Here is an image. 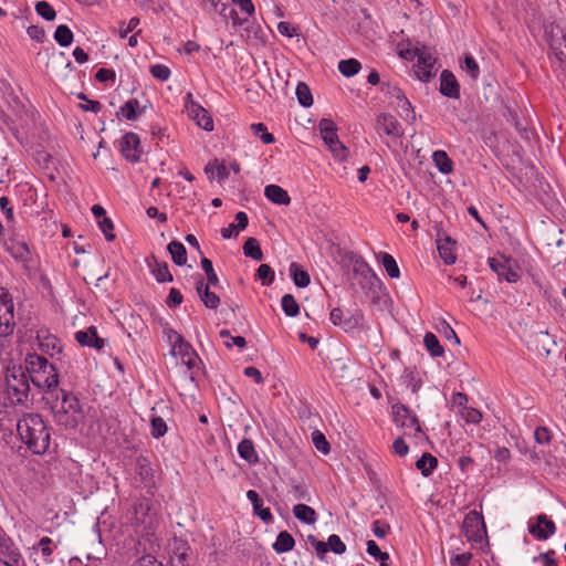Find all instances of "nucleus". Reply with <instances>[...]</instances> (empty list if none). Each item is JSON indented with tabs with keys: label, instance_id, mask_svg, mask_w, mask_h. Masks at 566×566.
I'll return each mask as SVG.
<instances>
[{
	"label": "nucleus",
	"instance_id": "64",
	"mask_svg": "<svg viewBox=\"0 0 566 566\" xmlns=\"http://www.w3.org/2000/svg\"><path fill=\"white\" fill-rule=\"evenodd\" d=\"M133 566H163L161 563L153 555H143Z\"/></svg>",
	"mask_w": 566,
	"mask_h": 566
},
{
	"label": "nucleus",
	"instance_id": "13",
	"mask_svg": "<svg viewBox=\"0 0 566 566\" xmlns=\"http://www.w3.org/2000/svg\"><path fill=\"white\" fill-rule=\"evenodd\" d=\"M329 319L335 326H340L345 332H352L361 326L363 314L356 312L355 314L345 315L340 307H335L331 311Z\"/></svg>",
	"mask_w": 566,
	"mask_h": 566
},
{
	"label": "nucleus",
	"instance_id": "20",
	"mask_svg": "<svg viewBox=\"0 0 566 566\" xmlns=\"http://www.w3.org/2000/svg\"><path fill=\"white\" fill-rule=\"evenodd\" d=\"M440 93L449 98L460 97V85L454 74L449 70H443L441 73Z\"/></svg>",
	"mask_w": 566,
	"mask_h": 566
},
{
	"label": "nucleus",
	"instance_id": "45",
	"mask_svg": "<svg viewBox=\"0 0 566 566\" xmlns=\"http://www.w3.org/2000/svg\"><path fill=\"white\" fill-rule=\"evenodd\" d=\"M36 13L46 21H53L56 17L54 8L46 1H39L35 4Z\"/></svg>",
	"mask_w": 566,
	"mask_h": 566
},
{
	"label": "nucleus",
	"instance_id": "17",
	"mask_svg": "<svg viewBox=\"0 0 566 566\" xmlns=\"http://www.w3.org/2000/svg\"><path fill=\"white\" fill-rule=\"evenodd\" d=\"M465 536L469 541L480 542L485 530L483 517L475 511L467 514L463 522Z\"/></svg>",
	"mask_w": 566,
	"mask_h": 566
},
{
	"label": "nucleus",
	"instance_id": "9",
	"mask_svg": "<svg viewBox=\"0 0 566 566\" xmlns=\"http://www.w3.org/2000/svg\"><path fill=\"white\" fill-rule=\"evenodd\" d=\"M185 107L189 117L206 132L213 130V119L209 112L205 109L199 103L192 99V94L188 93L186 96Z\"/></svg>",
	"mask_w": 566,
	"mask_h": 566
},
{
	"label": "nucleus",
	"instance_id": "19",
	"mask_svg": "<svg viewBox=\"0 0 566 566\" xmlns=\"http://www.w3.org/2000/svg\"><path fill=\"white\" fill-rule=\"evenodd\" d=\"M29 382H32L35 387L40 389H46L48 391H52L59 385V374L56 368L53 366V371L49 373V369H45V373L38 371L29 378Z\"/></svg>",
	"mask_w": 566,
	"mask_h": 566
},
{
	"label": "nucleus",
	"instance_id": "53",
	"mask_svg": "<svg viewBox=\"0 0 566 566\" xmlns=\"http://www.w3.org/2000/svg\"><path fill=\"white\" fill-rule=\"evenodd\" d=\"M98 227L99 229L102 230V232L104 233L105 235V239L111 242L113 240H115V233L113 232L114 230V224H113V221L107 218V217H104L102 220H99L98 222Z\"/></svg>",
	"mask_w": 566,
	"mask_h": 566
},
{
	"label": "nucleus",
	"instance_id": "28",
	"mask_svg": "<svg viewBox=\"0 0 566 566\" xmlns=\"http://www.w3.org/2000/svg\"><path fill=\"white\" fill-rule=\"evenodd\" d=\"M293 514L294 516L300 520L301 522L312 525L317 520V514L315 510L306 504H296L293 507Z\"/></svg>",
	"mask_w": 566,
	"mask_h": 566
},
{
	"label": "nucleus",
	"instance_id": "24",
	"mask_svg": "<svg viewBox=\"0 0 566 566\" xmlns=\"http://www.w3.org/2000/svg\"><path fill=\"white\" fill-rule=\"evenodd\" d=\"M264 196L275 205L286 206L291 202L287 191L277 185L265 186Z\"/></svg>",
	"mask_w": 566,
	"mask_h": 566
},
{
	"label": "nucleus",
	"instance_id": "10",
	"mask_svg": "<svg viewBox=\"0 0 566 566\" xmlns=\"http://www.w3.org/2000/svg\"><path fill=\"white\" fill-rule=\"evenodd\" d=\"M394 422L406 429H413L416 433L421 432V426L418 417L403 403L392 405Z\"/></svg>",
	"mask_w": 566,
	"mask_h": 566
},
{
	"label": "nucleus",
	"instance_id": "57",
	"mask_svg": "<svg viewBox=\"0 0 566 566\" xmlns=\"http://www.w3.org/2000/svg\"><path fill=\"white\" fill-rule=\"evenodd\" d=\"M534 439L538 444H549L552 440L551 431L546 427H537L534 431Z\"/></svg>",
	"mask_w": 566,
	"mask_h": 566
},
{
	"label": "nucleus",
	"instance_id": "42",
	"mask_svg": "<svg viewBox=\"0 0 566 566\" xmlns=\"http://www.w3.org/2000/svg\"><path fill=\"white\" fill-rule=\"evenodd\" d=\"M281 305L283 312L290 317H295L300 314V305L292 294L283 295Z\"/></svg>",
	"mask_w": 566,
	"mask_h": 566
},
{
	"label": "nucleus",
	"instance_id": "32",
	"mask_svg": "<svg viewBox=\"0 0 566 566\" xmlns=\"http://www.w3.org/2000/svg\"><path fill=\"white\" fill-rule=\"evenodd\" d=\"M438 465V459L431 453H423L420 459L417 460L416 467L420 470L423 476H429Z\"/></svg>",
	"mask_w": 566,
	"mask_h": 566
},
{
	"label": "nucleus",
	"instance_id": "21",
	"mask_svg": "<svg viewBox=\"0 0 566 566\" xmlns=\"http://www.w3.org/2000/svg\"><path fill=\"white\" fill-rule=\"evenodd\" d=\"M75 339L81 346H88L98 350L105 346V340L98 336L95 326H90L85 331L76 332Z\"/></svg>",
	"mask_w": 566,
	"mask_h": 566
},
{
	"label": "nucleus",
	"instance_id": "16",
	"mask_svg": "<svg viewBox=\"0 0 566 566\" xmlns=\"http://www.w3.org/2000/svg\"><path fill=\"white\" fill-rule=\"evenodd\" d=\"M376 130L379 135L385 134L395 139L403 136V129L397 118L390 114L382 113L376 118Z\"/></svg>",
	"mask_w": 566,
	"mask_h": 566
},
{
	"label": "nucleus",
	"instance_id": "33",
	"mask_svg": "<svg viewBox=\"0 0 566 566\" xmlns=\"http://www.w3.org/2000/svg\"><path fill=\"white\" fill-rule=\"evenodd\" d=\"M377 258L381 262L388 276H390L391 279H398L400 276L399 266L391 254L387 252H379Z\"/></svg>",
	"mask_w": 566,
	"mask_h": 566
},
{
	"label": "nucleus",
	"instance_id": "60",
	"mask_svg": "<svg viewBox=\"0 0 566 566\" xmlns=\"http://www.w3.org/2000/svg\"><path fill=\"white\" fill-rule=\"evenodd\" d=\"M95 78H96V81H98L101 83H106L108 81L115 82L116 73L112 69L102 67L96 72Z\"/></svg>",
	"mask_w": 566,
	"mask_h": 566
},
{
	"label": "nucleus",
	"instance_id": "38",
	"mask_svg": "<svg viewBox=\"0 0 566 566\" xmlns=\"http://www.w3.org/2000/svg\"><path fill=\"white\" fill-rule=\"evenodd\" d=\"M243 253L245 256H249L255 261H261L263 259V252L259 241L255 238L247 239L243 244Z\"/></svg>",
	"mask_w": 566,
	"mask_h": 566
},
{
	"label": "nucleus",
	"instance_id": "61",
	"mask_svg": "<svg viewBox=\"0 0 566 566\" xmlns=\"http://www.w3.org/2000/svg\"><path fill=\"white\" fill-rule=\"evenodd\" d=\"M168 307L174 308L179 306L182 303V294L178 289H170L167 301Z\"/></svg>",
	"mask_w": 566,
	"mask_h": 566
},
{
	"label": "nucleus",
	"instance_id": "27",
	"mask_svg": "<svg viewBox=\"0 0 566 566\" xmlns=\"http://www.w3.org/2000/svg\"><path fill=\"white\" fill-rule=\"evenodd\" d=\"M238 453L249 464H255L259 462V455L254 449V444L250 439H243L238 444Z\"/></svg>",
	"mask_w": 566,
	"mask_h": 566
},
{
	"label": "nucleus",
	"instance_id": "3",
	"mask_svg": "<svg viewBox=\"0 0 566 566\" xmlns=\"http://www.w3.org/2000/svg\"><path fill=\"white\" fill-rule=\"evenodd\" d=\"M61 402L52 407L53 417L59 426L75 429L84 418V411L78 398L64 389L60 390Z\"/></svg>",
	"mask_w": 566,
	"mask_h": 566
},
{
	"label": "nucleus",
	"instance_id": "43",
	"mask_svg": "<svg viewBox=\"0 0 566 566\" xmlns=\"http://www.w3.org/2000/svg\"><path fill=\"white\" fill-rule=\"evenodd\" d=\"M296 97L298 103L303 107H310L313 105V96L307 84L300 82L296 86Z\"/></svg>",
	"mask_w": 566,
	"mask_h": 566
},
{
	"label": "nucleus",
	"instance_id": "30",
	"mask_svg": "<svg viewBox=\"0 0 566 566\" xmlns=\"http://www.w3.org/2000/svg\"><path fill=\"white\" fill-rule=\"evenodd\" d=\"M432 160L440 172L448 175L453 171V163L444 150L433 151Z\"/></svg>",
	"mask_w": 566,
	"mask_h": 566
},
{
	"label": "nucleus",
	"instance_id": "14",
	"mask_svg": "<svg viewBox=\"0 0 566 566\" xmlns=\"http://www.w3.org/2000/svg\"><path fill=\"white\" fill-rule=\"evenodd\" d=\"M170 563L171 566H190L191 547L186 539L174 537L170 542Z\"/></svg>",
	"mask_w": 566,
	"mask_h": 566
},
{
	"label": "nucleus",
	"instance_id": "47",
	"mask_svg": "<svg viewBox=\"0 0 566 566\" xmlns=\"http://www.w3.org/2000/svg\"><path fill=\"white\" fill-rule=\"evenodd\" d=\"M312 442L314 447L321 451L323 454H328L331 451V446L328 441L326 440L325 436L318 431L315 430L312 432Z\"/></svg>",
	"mask_w": 566,
	"mask_h": 566
},
{
	"label": "nucleus",
	"instance_id": "26",
	"mask_svg": "<svg viewBox=\"0 0 566 566\" xmlns=\"http://www.w3.org/2000/svg\"><path fill=\"white\" fill-rule=\"evenodd\" d=\"M294 545V537L287 531H282L277 534L276 541L273 543L272 548L275 551V553L283 554L292 551Z\"/></svg>",
	"mask_w": 566,
	"mask_h": 566
},
{
	"label": "nucleus",
	"instance_id": "18",
	"mask_svg": "<svg viewBox=\"0 0 566 566\" xmlns=\"http://www.w3.org/2000/svg\"><path fill=\"white\" fill-rule=\"evenodd\" d=\"M23 369L27 371L29 379L38 371L45 373V369H49V373L53 371V365L44 356L33 353L27 355Z\"/></svg>",
	"mask_w": 566,
	"mask_h": 566
},
{
	"label": "nucleus",
	"instance_id": "5",
	"mask_svg": "<svg viewBox=\"0 0 566 566\" xmlns=\"http://www.w3.org/2000/svg\"><path fill=\"white\" fill-rule=\"evenodd\" d=\"M413 57H417V63L413 66L416 76L422 82H429L437 72L436 59L426 48L416 49L411 59Z\"/></svg>",
	"mask_w": 566,
	"mask_h": 566
},
{
	"label": "nucleus",
	"instance_id": "1",
	"mask_svg": "<svg viewBox=\"0 0 566 566\" xmlns=\"http://www.w3.org/2000/svg\"><path fill=\"white\" fill-rule=\"evenodd\" d=\"M22 365H13L7 368L4 386L0 387V423L13 421L17 417V408H29L33 396L31 387Z\"/></svg>",
	"mask_w": 566,
	"mask_h": 566
},
{
	"label": "nucleus",
	"instance_id": "41",
	"mask_svg": "<svg viewBox=\"0 0 566 566\" xmlns=\"http://www.w3.org/2000/svg\"><path fill=\"white\" fill-rule=\"evenodd\" d=\"M367 553L378 560L380 566H388V560L390 559L389 554L381 552L375 541H367Z\"/></svg>",
	"mask_w": 566,
	"mask_h": 566
},
{
	"label": "nucleus",
	"instance_id": "59",
	"mask_svg": "<svg viewBox=\"0 0 566 566\" xmlns=\"http://www.w3.org/2000/svg\"><path fill=\"white\" fill-rule=\"evenodd\" d=\"M117 117L126 118L127 120H135L138 118L137 114H135L133 106L129 102H125L116 113Z\"/></svg>",
	"mask_w": 566,
	"mask_h": 566
},
{
	"label": "nucleus",
	"instance_id": "56",
	"mask_svg": "<svg viewBox=\"0 0 566 566\" xmlns=\"http://www.w3.org/2000/svg\"><path fill=\"white\" fill-rule=\"evenodd\" d=\"M463 419L469 423H479L482 420V413L478 409L465 407L462 410Z\"/></svg>",
	"mask_w": 566,
	"mask_h": 566
},
{
	"label": "nucleus",
	"instance_id": "8",
	"mask_svg": "<svg viewBox=\"0 0 566 566\" xmlns=\"http://www.w3.org/2000/svg\"><path fill=\"white\" fill-rule=\"evenodd\" d=\"M13 302L11 295L3 291L0 294V337H7L14 329Z\"/></svg>",
	"mask_w": 566,
	"mask_h": 566
},
{
	"label": "nucleus",
	"instance_id": "11",
	"mask_svg": "<svg viewBox=\"0 0 566 566\" xmlns=\"http://www.w3.org/2000/svg\"><path fill=\"white\" fill-rule=\"evenodd\" d=\"M170 337L172 342L171 354L180 358L181 363L185 364L189 369L196 365L197 354L191 345L184 339V337L177 333Z\"/></svg>",
	"mask_w": 566,
	"mask_h": 566
},
{
	"label": "nucleus",
	"instance_id": "34",
	"mask_svg": "<svg viewBox=\"0 0 566 566\" xmlns=\"http://www.w3.org/2000/svg\"><path fill=\"white\" fill-rule=\"evenodd\" d=\"M454 243L455 242L452 241L450 238H447L444 241L438 240L439 254L441 259L444 261V263L448 265L453 264L457 260V256L452 249Z\"/></svg>",
	"mask_w": 566,
	"mask_h": 566
},
{
	"label": "nucleus",
	"instance_id": "51",
	"mask_svg": "<svg viewBox=\"0 0 566 566\" xmlns=\"http://www.w3.org/2000/svg\"><path fill=\"white\" fill-rule=\"evenodd\" d=\"M381 91L395 98L397 103L403 102L405 105H409V99L398 86L386 84V88L382 87Z\"/></svg>",
	"mask_w": 566,
	"mask_h": 566
},
{
	"label": "nucleus",
	"instance_id": "15",
	"mask_svg": "<svg viewBox=\"0 0 566 566\" xmlns=\"http://www.w3.org/2000/svg\"><path fill=\"white\" fill-rule=\"evenodd\" d=\"M122 155L130 163H137L142 156L140 139L135 133H126L119 142Z\"/></svg>",
	"mask_w": 566,
	"mask_h": 566
},
{
	"label": "nucleus",
	"instance_id": "29",
	"mask_svg": "<svg viewBox=\"0 0 566 566\" xmlns=\"http://www.w3.org/2000/svg\"><path fill=\"white\" fill-rule=\"evenodd\" d=\"M149 266L157 282L165 283L171 282L174 280L167 262H159L158 260L154 259V264H149Z\"/></svg>",
	"mask_w": 566,
	"mask_h": 566
},
{
	"label": "nucleus",
	"instance_id": "12",
	"mask_svg": "<svg viewBox=\"0 0 566 566\" xmlns=\"http://www.w3.org/2000/svg\"><path fill=\"white\" fill-rule=\"evenodd\" d=\"M489 265L501 281L505 280L509 283H515L520 279V274L512 266L511 259L503 255L489 258Z\"/></svg>",
	"mask_w": 566,
	"mask_h": 566
},
{
	"label": "nucleus",
	"instance_id": "46",
	"mask_svg": "<svg viewBox=\"0 0 566 566\" xmlns=\"http://www.w3.org/2000/svg\"><path fill=\"white\" fill-rule=\"evenodd\" d=\"M255 276L262 282V285H271L274 281V271L269 264H261Z\"/></svg>",
	"mask_w": 566,
	"mask_h": 566
},
{
	"label": "nucleus",
	"instance_id": "49",
	"mask_svg": "<svg viewBox=\"0 0 566 566\" xmlns=\"http://www.w3.org/2000/svg\"><path fill=\"white\" fill-rule=\"evenodd\" d=\"M151 436L156 439L161 438L167 432V424L161 417H153L151 421Z\"/></svg>",
	"mask_w": 566,
	"mask_h": 566
},
{
	"label": "nucleus",
	"instance_id": "44",
	"mask_svg": "<svg viewBox=\"0 0 566 566\" xmlns=\"http://www.w3.org/2000/svg\"><path fill=\"white\" fill-rule=\"evenodd\" d=\"M250 128L264 144L269 145L275 142L273 134L268 132V127L263 123L252 124Z\"/></svg>",
	"mask_w": 566,
	"mask_h": 566
},
{
	"label": "nucleus",
	"instance_id": "35",
	"mask_svg": "<svg viewBox=\"0 0 566 566\" xmlns=\"http://www.w3.org/2000/svg\"><path fill=\"white\" fill-rule=\"evenodd\" d=\"M167 249L171 255L172 261L177 265L181 266V265L186 264L187 251H186L185 245L181 242L174 240L168 244Z\"/></svg>",
	"mask_w": 566,
	"mask_h": 566
},
{
	"label": "nucleus",
	"instance_id": "63",
	"mask_svg": "<svg viewBox=\"0 0 566 566\" xmlns=\"http://www.w3.org/2000/svg\"><path fill=\"white\" fill-rule=\"evenodd\" d=\"M471 559V553L458 554L450 559V566H469Z\"/></svg>",
	"mask_w": 566,
	"mask_h": 566
},
{
	"label": "nucleus",
	"instance_id": "6",
	"mask_svg": "<svg viewBox=\"0 0 566 566\" xmlns=\"http://www.w3.org/2000/svg\"><path fill=\"white\" fill-rule=\"evenodd\" d=\"M545 33L549 48L559 62H566V29L559 24L551 23Z\"/></svg>",
	"mask_w": 566,
	"mask_h": 566
},
{
	"label": "nucleus",
	"instance_id": "31",
	"mask_svg": "<svg viewBox=\"0 0 566 566\" xmlns=\"http://www.w3.org/2000/svg\"><path fill=\"white\" fill-rule=\"evenodd\" d=\"M290 275L297 287H306L311 282L310 274L303 270L300 264L292 262L290 265Z\"/></svg>",
	"mask_w": 566,
	"mask_h": 566
},
{
	"label": "nucleus",
	"instance_id": "62",
	"mask_svg": "<svg viewBox=\"0 0 566 566\" xmlns=\"http://www.w3.org/2000/svg\"><path fill=\"white\" fill-rule=\"evenodd\" d=\"M291 493L295 500H305V501L311 500L308 490L303 484H294L292 486Z\"/></svg>",
	"mask_w": 566,
	"mask_h": 566
},
{
	"label": "nucleus",
	"instance_id": "48",
	"mask_svg": "<svg viewBox=\"0 0 566 566\" xmlns=\"http://www.w3.org/2000/svg\"><path fill=\"white\" fill-rule=\"evenodd\" d=\"M200 263H201L202 270L205 271V273L207 275L208 283L211 284L212 286H218L219 277L213 270V264H212L211 260H209L208 258H202Z\"/></svg>",
	"mask_w": 566,
	"mask_h": 566
},
{
	"label": "nucleus",
	"instance_id": "7",
	"mask_svg": "<svg viewBox=\"0 0 566 566\" xmlns=\"http://www.w3.org/2000/svg\"><path fill=\"white\" fill-rule=\"evenodd\" d=\"M555 522L542 513L532 517L527 523L528 533L538 541H546L556 533Z\"/></svg>",
	"mask_w": 566,
	"mask_h": 566
},
{
	"label": "nucleus",
	"instance_id": "54",
	"mask_svg": "<svg viewBox=\"0 0 566 566\" xmlns=\"http://www.w3.org/2000/svg\"><path fill=\"white\" fill-rule=\"evenodd\" d=\"M149 72L155 78L160 81H167L171 74L169 67L164 64L151 65Z\"/></svg>",
	"mask_w": 566,
	"mask_h": 566
},
{
	"label": "nucleus",
	"instance_id": "40",
	"mask_svg": "<svg viewBox=\"0 0 566 566\" xmlns=\"http://www.w3.org/2000/svg\"><path fill=\"white\" fill-rule=\"evenodd\" d=\"M74 39L72 30L65 25L60 24L54 32V40L59 45L66 48L72 44Z\"/></svg>",
	"mask_w": 566,
	"mask_h": 566
},
{
	"label": "nucleus",
	"instance_id": "22",
	"mask_svg": "<svg viewBox=\"0 0 566 566\" xmlns=\"http://www.w3.org/2000/svg\"><path fill=\"white\" fill-rule=\"evenodd\" d=\"M0 553L8 558L6 562L10 565L20 566L22 555L9 536H0Z\"/></svg>",
	"mask_w": 566,
	"mask_h": 566
},
{
	"label": "nucleus",
	"instance_id": "36",
	"mask_svg": "<svg viewBox=\"0 0 566 566\" xmlns=\"http://www.w3.org/2000/svg\"><path fill=\"white\" fill-rule=\"evenodd\" d=\"M205 171L207 175L211 177H217L219 181L224 180L229 177V170L224 164L219 163L218 159L209 161L205 167Z\"/></svg>",
	"mask_w": 566,
	"mask_h": 566
},
{
	"label": "nucleus",
	"instance_id": "2",
	"mask_svg": "<svg viewBox=\"0 0 566 566\" xmlns=\"http://www.w3.org/2000/svg\"><path fill=\"white\" fill-rule=\"evenodd\" d=\"M18 436L22 443L34 454L48 451L51 441V428L39 413H27L17 422Z\"/></svg>",
	"mask_w": 566,
	"mask_h": 566
},
{
	"label": "nucleus",
	"instance_id": "50",
	"mask_svg": "<svg viewBox=\"0 0 566 566\" xmlns=\"http://www.w3.org/2000/svg\"><path fill=\"white\" fill-rule=\"evenodd\" d=\"M331 548L335 554H344L346 552V545L340 539V537L336 534L329 535L327 539V549Z\"/></svg>",
	"mask_w": 566,
	"mask_h": 566
},
{
	"label": "nucleus",
	"instance_id": "58",
	"mask_svg": "<svg viewBox=\"0 0 566 566\" xmlns=\"http://www.w3.org/2000/svg\"><path fill=\"white\" fill-rule=\"evenodd\" d=\"M555 551L549 549L545 553H541L538 556L533 558L534 562H542V566H556L557 562L555 559Z\"/></svg>",
	"mask_w": 566,
	"mask_h": 566
},
{
	"label": "nucleus",
	"instance_id": "37",
	"mask_svg": "<svg viewBox=\"0 0 566 566\" xmlns=\"http://www.w3.org/2000/svg\"><path fill=\"white\" fill-rule=\"evenodd\" d=\"M423 344L432 357H440L444 353L438 337L431 332L424 335Z\"/></svg>",
	"mask_w": 566,
	"mask_h": 566
},
{
	"label": "nucleus",
	"instance_id": "55",
	"mask_svg": "<svg viewBox=\"0 0 566 566\" xmlns=\"http://www.w3.org/2000/svg\"><path fill=\"white\" fill-rule=\"evenodd\" d=\"M201 301L206 307L217 310L220 305V297L209 290H205V294L201 296Z\"/></svg>",
	"mask_w": 566,
	"mask_h": 566
},
{
	"label": "nucleus",
	"instance_id": "39",
	"mask_svg": "<svg viewBox=\"0 0 566 566\" xmlns=\"http://www.w3.org/2000/svg\"><path fill=\"white\" fill-rule=\"evenodd\" d=\"M361 69V64L356 59H347L338 62V71L346 77L356 75Z\"/></svg>",
	"mask_w": 566,
	"mask_h": 566
},
{
	"label": "nucleus",
	"instance_id": "4",
	"mask_svg": "<svg viewBox=\"0 0 566 566\" xmlns=\"http://www.w3.org/2000/svg\"><path fill=\"white\" fill-rule=\"evenodd\" d=\"M318 129L324 143L328 146L334 157L339 161L347 160L349 149L340 143L336 124L329 118H322L318 123Z\"/></svg>",
	"mask_w": 566,
	"mask_h": 566
},
{
	"label": "nucleus",
	"instance_id": "52",
	"mask_svg": "<svg viewBox=\"0 0 566 566\" xmlns=\"http://www.w3.org/2000/svg\"><path fill=\"white\" fill-rule=\"evenodd\" d=\"M462 69L473 78L476 80L480 74V67L473 56L467 55Z\"/></svg>",
	"mask_w": 566,
	"mask_h": 566
},
{
	"label": "nucleus",
	"instance_id": "25",
	"mask_svg": "<svg viewBox=\"0 0 566 566\" xmlns=\"http://www.w3.org/2000/svg\"><path fill=\"white\" fill-rule=\"evenodd\" d=\"M56 546L53 545L52 538L44 536L42 537L38 544L32 546V551L34 553H40L43 557V562L50 564L53 562L52 555Z\"/></svg>",
	"mask_w": 566,
	"mask_h": 566
},
{
	"label": "nucleus",
	"instance_id": "23",
	"mask_svg": "<svg viewBox=\"0 0 566 566\" xmlns=\"http://www.w3.org/2000/svg\"><path fill=\"white\" fill-rule=\"evenodd\" d=\"M134 471L139 476L140 482L145 485H149L153 481V468L151 462L147 457L139 455L136 458Z\"/></svg>",
	"mask_w": 566,
	"mask_h": 566
}]
</instances>
